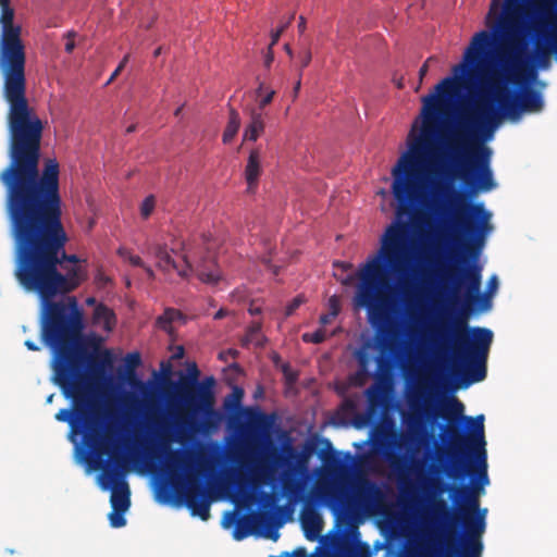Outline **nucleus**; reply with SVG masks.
<instances>
[{"label": "nucleus", "instance_id": "1", "mask_svg": "<svg viewBox=\"0 0 557 557\" xmlns=\"http://www.w3.org/2000/svg\"><path fill=\"white\" fill-rule=\"evenodd\" d=\"M8 189V213L14 240V275L41 299V338L47 346L85 347L83 313L75 297L53 301L75 290L86 278L81 268L59 271L60 250L69 238L62 224L59 176H0Z\"/></svg>", "mask_w": 557, "mask_h": 557}, {"label": "nucleus", "instance_id": "2", "mask_svg": "<svg viewBox=\"0 0 557 557\" xmlns=\"http://www.w3.org/2000/svg\"><path fill=\"white\" fill-rule=\"evenodd\" d=\"M393 195L397 200L396 220L389 224L381 237L377 253L368 259L359 269V284L354 298L355 305L366 308L369 321L376 326V345L380 355L375 359L380 373L388 372L394 359L399 355L401 338L398 324L392 319L394 302L392 286L386 270L401 276L400 293L410 309L420 299V288L416 284L418 271L408 268L410 251L409 223L404 218L416 219L428 205L429 196L420 182H483L494 176H394Z\"/></svg>", "mask_w": 557, "mask_h": 557}, {"label": "nucleus", "instance_id": "3", "mask_svg": "<svg viewBox=\"0 0 557 557\" xmlns=\"http://www.w3.org/2000/svg\"><path fill=\"white\" fill-rule=\"evenodd\" d=\"M453 211L451 262L442 271L441 283L453 305H460L450 335H442L443 347L449 348L462 371H454L457 386L467 388L483 381L487 374V358L493 332L485 327H470L469 313L487 310L491 301L481 294L482 268L476 260L486 235L493 230L492 213L482 202L470 203L461 195L450 202Z\"/></svg>", "mask_w": 557, "mask_h": 557}, {"label": "nucleus", "instance_id": "4", "mask_svg": "<svg viewBox=\"0 0 557 557\" xmlns=\"http://www.w3.org/2000/svg\"><path fill=\"white\" fill-rule=\"evenodd\" d=\"M408 403L412 410L408 419L411 430L422 424L424 418L442 417L449 425L443 428L448 437L445 450L438 451V460L447 459L444 470L453 479L475 478L472 485L441 484L433 481L432 487L443 493L449 492L457 512L451 517L454 524L462 525L465 536L459 549V533L450 530L446 535L445 557H481L483 544L481 537L486 528L487 509L480 508L479 490L488 484L487 455L484 437V416L475 419L463 416V405L457 398H451L441 412H431V397L422 386H418L409 396Z\"/></svg>", "mask_w": 557, "mask_h": 557}, {"label": "nucleus", "instance_id": "5", "mask_svg": "<svg viewBox=\"0 0 557 557\" xmlns=\"http://www.w3.org/2000/svg\"><path fill=\"white\" fill-rule=\"evenodd\" d=\"M488 30L474 34L463 61L454 66L457 92L470 89L480 79L487 87H499L524 65L528 36L542 34L547 25L545 2L531 0H492L486 15Z\"/></svg>", "mask_w": 557, "mask_h": 557}, {"label": "nucleus", "instance_id": "6", "mask_svg": "<svg viewBox=\"0 0 557 557\" xmlns=\"http://www.w3.org/2000/svg\"><path fill=\"white\" fill-rule=\"evenodd\" d=\"M457 95V81L442 79L433 94L422 98V109L411 125L401 152L389 174H492V150L449 131L437 139L448 101Z\"/></svg>", "mask_w": 557, "mask_h": 557}, {"label": "nucleus", "instance_id": "7", "mask_svg": "<svg viewBox=\"0 0 557 557\" xmlns=\"http://www.w3.org/2000/svg\"><path fill=\"white\" fill-rule=\"evenodd\" d=\"M53 351V382L65 398L72 399L73 410L63 408L55 413L60 422H67L72 436L83 435V444L90 453L101 456L107 453L108 436L104 434L102 410L92 397L90 377L102 374L112 364L110 350L104 349L87 355L85 347L48 346Z\"/></svg>", "mask_w": 557, "mask_h": 557}, {"label": "nucleus", "instance_id": "8", "mask_svg": "<svg viewBox=\"0 0 557 557\" xmlns=\"http://www.w3.org/2000/svg\"><path fill=\"white\" fill-rule=\"evenodd\" d=\"M0 26L1 94L9 106L15 147L22 149L37 143L41 124L26 96V48L22 39V27L14 24L12 7L1 9Z\"/></svg>", "mask_w": 557, "mask_h": 557}, {"label": "nucleus", "instance_id": "9", "mask_svg": "<svg viewBox=\"0 0 557 557\" xmlns=\"http://www.w3.org/2000/svg\"><path fill=\"white\" fill-rule=\"evenodd\" d=\"M173 441L165 431L157 434L156 441L146 448V458L150 461H161L164 456V470L171 485L175 488L182 486V495L186 507L193 516L207 520L210 516V500L202 481L206 475L208 458L198 453L182 449H170Z\"/></svg>", "mask_w": 557, "mask_h": 557}, {"label": "nucleus", "instance_id": "10", "mask_svg": "<svg viewBox=\"0 0 557 557\" xmlns=\"http://www.w3.org/2000/svg\"><path fill=\"white\" fill-rule=\"evenodd\" d=\"M201 242L206 245L205 255L193 244L184 243L181 244L180 251L161 243L150 244L147 251L154 258L156 267L163 273L176 272L182 278L195 274L200 282L214 286L222 280V272L211 251L209 237L203 235Z\"/></svg>", "mask_w": 557, "mask_h": 557}, {"label": "nucleus", "instance_id": "11", "mask_svg": "<svg viewBox=\"0 0 557 557\" xmlns=\"http://www.w3.org/2000/svg\"><path fill=\"white\" fill-rule=\"evenodd\" d=\"M490 92L486 83L481 82L478 96L460 107L449 131L483 145L491 140L504 120V114L499 106L491 99Z\"/></svg>", "mask_w": 557, "mask_h": 557}, {"label": "nucleus", "instance_id": "12", "mask_svg": "<svg viewBox=\"0 0 557 557\" xmlns=\"http://www.w3.org/2000/svg\"><path fill=\"white\" fill-rule=\"evenodd\" d=\"M299 460V454L292 446L285 447L283 454L275 453L273 455V465L268 463L267 459H262L250 469L248 474L237 473L234 480L237 494L243 499H248L251 492L272 482L274 480V466L285 469L283 472V485L285 490H288L289 479L295 474L296 463Z\"/></svg>", "mask_w": 557, "mask_h": 557}, {"label": "nucleus", "instance_id": "13", "mask_svg": "<svg viewBox=\"0 0 557 557\" xmlns=\"http://www.w3.org/2000/svg\"><path fill=\"white\" fill-rule=\"evenodd\" d=\"M199 374L197 364L191 363L188 368V375L181 376L177 384L169 379L164 382L168 386L175 389L180 400L194 413L211 417L215 413V379L213 376H206L202 381H199Z\"/></svg>", "mask_w": 557, "mask_h": 557}, {"label": "nucleus", "instance_id": "14", "mask_svg": "<svg viewBox=\"0 0 557 557\" xmlns=\"http://www.w3.org/2000/svg\"><path fill=\"white\" fill-rule=\"evenodd\" d=\"M523 64L521 70L512 76V78L500 81L502 83H499L500 85L497 89L495 87H488L491 99L499 106L504 119L508 117L511 121H518L522 113H539L544 108L542 92L531 87L524 88L515 101L509 100L507 85L510 83L518 84L521 78L524 77L530 64L529 53L524 57Z\"/></svg>", "mask_w": 557, "mask_h": 557}, {"label": "nucleus", "instance_id": "15", "mask_svg": "<svg viewBox=\"0 0 557 557\" xmlns=\"http://www.w3.org/2000/svg\"><path fill=\"white\" fill-rule=\"evenodd\" d=\"M8 129L10 134V164L2 170L1 174H60L59 163L55 159H47L41 172H39L40 143L42 138L44 124H41L40 134L37 143L27 148H16L10 127L9 112L7 113Z\"/></svg>", "mask_w": 557, "mask_h": 557}, {"label": "nucleus", "instance_id": "16", "mask_svg": "<svg viewBox=\"0 0 557 557\" xmlns=\"http://www.w3.org/2000/svg\"><path fill=\"white\" fill-rule=\"evenodd\" d=\"M125 460L115 458L113 466L107 462H98L101 468L100 484L103 490H111L110 503L115 511H127L131 506V492L127 482L123 479Z\"/></svg>", "mask_w": 557, "mask_h": 557}, {"label": "nucleus", "instance_id": "17", "mask_svg": "<svg viewBox=\"0 0 557 557\" xmlns=\"http://www.w3.org/2000/svg\"><path fill=\"white\" fill-rule=\"evenodd\" d=\"M268 512H258L250 516H237L235 511H230L226 513L228 523L235 524L233 537L237 541L246 539L248 535H250L255 525L264 524L268 521Z\"/></svg>", "mask_w": 557, "mask_h": 557}, {"label": "nucleus", "instance_id": "18", "mask_svg": "<svg viewBox=\"0 0 557 557\" xmlns=\"http://www.w3.org/2000/svg\"><path fill=\"white\" fill-rule=\"evenodd\" d=\"M392 440L389 443H387L384 446V454L386 457V460L389 462L391 467L396 470L400 471L405 467L406 459L404 456L398 454L396 450L401 449L404 446V443L397 438V436L394 434L392 435Z\"/></svg>", "mask_w": 557, "mask_h": 557}, {"label": "nucleus", "instance_id": "19", "mask_svg": "<svg viewBox=\"0 0 557 557\" xmlns=\"http://www.w3.org/2000/svg\"><path fill=\"white\" fill-rule=\"evenodd\" d=\"M92 320L95 324L102 326L108 332L112 331L116 323L113 310L103 304H98L95 307Z\"/></svg>", "mask_w": 557, "mask_h": 557}, {"label": "nucleus", "instance_id": "20", "mask_svg": "<svg viewBox=\"0 0 557 557\" xmlns=\"http://www.w3.org/2000/svg\"><path fill=\"white\" fill-rule=\"evenodd\" d=\"M264 131L263 113L256 109L250 112V122L244 132V140L256 141Z\"/></svg>", "mask_w": 557, "mask_h": 557}, {"label": "nucleus", "instance_id": "21", "mask_svg": "<svg viewBox=\"0 0 557 557\" xmlns=\"http://www.w3.org/2000/svg\"><path fill=\"white\" fill-rule=\"evenodd\" d=\"M301 522L307 532L308 539H315L318 532L320 531V519L315 511L307 510L301 515Z\"/></svg>", "mask_w": 557, "mask_h": 557}, {"label": "nucleus", "instance_id": "22", "mask_svg": "<svg viewBox=\"0 0 557 557\" xmlns=\"http://www.w3.org/2000/svg\"><path fill=\"white\" fill-rule=\"evenodd\" d=\"M239 127H240L239 113L234 108H231L230 113H228V121H227L226 127L223 132V137H222L223 143L230 144L234 139L236 134L238 133Z\"/></svg>", "mask_w": 557, "mask_h": 557}, {"label": "nucleus", "instance_id": "23", "mask_svg": "<svg viewBox=\"0 0 557 557\" xmlns=\"http://www.w3.org/2000/svg\"><path fill=\"white\" fill-rule=\"evenodd\" d=\"M104 434L108 436V441H107V444H106V447H107V453L101 455L100 457L99 456H96L95 454L90 453V450L88 449V453L91 457L92 460H90V463H94V468L95 469H98L97 466H98V462H107L111 466H113V462H114V459L115 458H121L120 456H115L114 454H111L110 453V444H111V425L109 423H106L104 422Z\"/></svg>", "mask_w": 557, "mask_h": 557}, {"label": "nucleus", "instance_id": "24", "mask_svg": "<svg viewBox=\"0 0 557 557\" xmlns=\"http://www.w3.org/2000/svg\"><path fill=\"white\" fill-rule=\"evenodd\" d=\"M182 317V313L173 308H168L164 310V312L159 315L156 320V324L159 329L170 332L172 327V323L180 319Z\"/></svg>", "mask_w": 557, "mask_h": 557}, {"label": "nucleus", "instance_id": "25", "mask_svg": "<svg viewBox=\"0 0 557 557\" xmlns=\"http://www.w3.org/2000/svg\"><path fill=\"white\" fill-rule=\"evenodd\" d=\"M385 389L379 384H373L366 391V396L371 408L382 406L384 400Z\"/></svg>", "mask_w": 557, "mask_h": 557}, {"label": "nucleus", "instance_id": "26", "mask_svg": "<svg viewBox=\"0 0 557 557\" xmlns=\"http://www.w3.org/2000/svg\"><path fill=\"white\" fill-rule=\"evenodd\" d=\"M260 333H261V323H259V322L251 323L247 329V333L245 335V338L243 339V345L246 346L248 344H255L257 346H262L263 341H262Z\"/></svg>", "mask_w": 557, "mask_h": 557}, {"label": "nucleus", "instance_id": "27", "mask_svg": "<svg viewBox=\"0 0 557 557\" xmlns=\"http://www.w3.org/2000/svg\"><path fill=\"white\" fill-rule=\"evenodd\" d=\"M243 397L244 391L240 387H234L233 393L224 401L225 408L237 409L240 406Z\"/></svg>", "mask_w": 557, "mask_h": 557}, {"label": "nucleus", "instance_id": "28", "mask_svg": "<svg viewBox=\"0 0 557 557\" xmlns=\"http://www.w3.org/2000/svg\"><path fill=\"white\" fill-rule=\"evenodd\" d=\"M260 153L259 150H252L249 154L248 163L245 174H259L260 168Z\"/></svg>", "mask_w": 557, "mask_h": 557}, {"label": "nucleus", "instance_id": "29", "mask_svg": "<svg viewBox=\"0 0 557 557\" xmlns=\"http://www.w3.org/2000/svg\"><path fill=\"white\" fill-rule=\"evenodd\" d=\"M371 376L370 371L359 369L349 377L350 384L356 387H362Z\"/></svg>", "mask_w": 557, "mask_h": 557}, {"label": "nucleus", "instance_id": "30", "mask_svg": "<svg viewBox=\"0 0 557 557\" xmlns=\"http://www.w3.org/2000/svg\"><path fill=\"white\" fill-rule=\"evenodd\" d=\"M305 343L321 344L325 341L326 334L323 329H319L312 333H305L301 336Z\"/></svg>", "mask_w": 557, "mask_h": 557}, {"label": "nucleus", "instance_id": "31", "mask_svg": "<svg viewBox=\"0 0 557 557\" xmlns=\"http://www.w3.org/2000/svg\"><path fill=\"white\" fill-rule=\"evenodd\" d=\"M156 206L154 196L150 195L144 199L140 206V215L143 219H148L152 213Z\"/></svg>", "mask_w": 557, "mask_h": 557}, {"label": "nucleus", "instance_id": "32", "mask_svg": "<svg viewBox=\"0 0 557 557\" xmlns=\"http://www.w3.org/2000/svg\"><path fill=\"white\" fill-rule=\"evenodd\" d=\"M119 255L124 260H127L134 267H140V268L145 267V262L143 261V259L139 256L132 255L126 249H123V248L119 249Z\"/></svg>", "mask_w": 557, "mask_h": 557}, {"label": "nucleus", "instance_id": "33", "mask_svg": "<svg viewBox=\"0 0 557 557\" xmlns=\"http://www.w3.org/2000/svg\"><path fill=\"white\" fill-rule=\"evenodd\" d=\"M184 428H187L189 431L197 432L199 431L200 424L195 422L191 418L184 420L182 426L180 428L178 437V441L182 443L186 440Z\"/></svg>", "mask_w": 557, "mask_h": 557}, {"label": "nucleus", "instance_id": "34", "mask_svg": "<svg viewBox=\"0 0 557 557\" xmlns=\"http://www.w3.org/2000/svg\"><path fill=\"white\" fill-rule=\"evenodd\" d=\"M125 511H115L112 509V511L109 515L110 524L113 528H121L126 524V519L124 518Z\"/></svg>", "mask_w": 557, "mask_h": 557}, {"label": "nucleus", "instance_id": "35", "mask_svg": "<svg viewBox=\"0 0 557 557\" xmlns=\"http://www.w3.org/2000/svg\"><path fill=\"white\" fill-rule=\"evenodd\" d=\"M125 363L131 371L138 368L141 363L140 354L137 351L127 354L125 357Z\"/></svg>", "mask_w": 557, "mask_h": 557}, {"label": "nucleus", "instance_id": "36", "mask_svg": "<svg viewBox=\"0 0 557 557\" xmlns=\"http://www.w3.org/2000/svg\"><path fill=\"white\" fill-rule=\"evenodd\" d=\"M356 359L358 361V368L359 369L369 371V366H370L371 358H370V356H369V354L367 351L358 350L356 352Z\"/></svg>", "mask_w": 557, "mask_h": 557}, {"label": "nucleus", "instance_id": "37", "mask_svg": "<svg viewBox=\"0 0 557 557\" xmlns=\"http://www.w3.org/2000/svg\"><path fill=\"white\" fill-rule=\"evenodd\" d=\"M294 18V15H292L285 23H283L276 30L272 32L271 33V47H274L281 35L284 33V30L288 27V25L290 24L292 20Z\"/></svg>", "mask_w": 557, "mask_h": 557}, {"label": "nucleus", "instance_id": "38", "mask_svg": "<svg viewBox=\"0 0 557 557\" xmlns=\"http://www.w3.org/2000/svg\"><path fill=\"white\" fill-rule=\"evenodd\" d=\"M305 299L302 296H296L285 308V315L290 317L301 304H304Z\"/></svg>", "mask_w": 557, "mask_h": 557}, {"label": "nucleus", "instance_id": "39", "mask_svg": "<svg viewBox=\"0 0 557 557\" xmlns=\"http://www.w3.org/2000/svg\"><path fill=\"white\" fill-rule=\"evenodd\" d=\"M433 513L435 516L443 515L445 518L450 516L447 505L443 499H438L433 504Z\"/></svg>", "mask_w": 557, "mask_h": 557}, {"label": "nucleus", "instance_id": "40", "mask_svg": "<svg viewBox=\"0 0 557 557\" xmlns=\"http://www.w3.org/2000/svg\"><path fill=\"white\" fill-rule=\"evenodd\" d=\"M373 490L374 485L367 479H361L356 486V492L358 495H364L366 493Z\"/></svg>", "mask_w": 557, "mask_h": 557}, {"label": "nucleus", "instance_id": "41", "mask_svg": "<svg viewBox=\"0 0 557 557\" xmlns=\"http://www.w3.org/2000/svg\"><path fill=\"white\" fill-rule=\"evenodd\" d=\"M298 59H299V63H300V69L302 70V69L307 67L310 64L311 59H312L311 51L309 49L302 50L298 54Z\"/></svg>", "mask_w": 557, "mask_h": 557}, {"label": "nucleus", "instance_id": "42", "mask_svg": "<svg viewBox=\"0 0 557 557\" xmlns=\"http://www.w3.org/2000/svg\"><path fill=\"white\" fill-rule=\"evenodd\" d=\"M76 36V33L71 30V32H67L65 34V38H66V42H65V47H64V50L67 52V53H72L73 50L75 49V38Z\"/></svg>", "mask_w": 557, "mask_h": 557}, {"label": "nucleus", "instance_id": "43", "mask_svg": "<svg viewBox=\"0 0 557 557\" xmlns=\"http://www.w3.org/2000/svg\"><path fill=\"white\" fill-rule=\"evenodd\" d=\"M329 308H330L331 315H335V317L338 315L339 310H341V305H339V300H338L337 296L334 295V296L330 297Z\"/></svg>", "mask_w": 557, "mask_h": 557}, {"label": "nucleus", "instance_id": "44", "mask_svg": "<svg viewBox=\"0 0 557 557\" xmlns=\"http://www.w3.org/2000/svg\"><path fill=\"white\" fill-rule=\"evenodd\" d=\"M274 95L275 91L270 90L263 97H261V99L259 100V108L257 111L262 112V110L272 102Z\"/></svg>", "mask_w": 557, "mask_h": 557}, {"label": "nucleus", "instance_id": "45", "mask_svg": "<svg viewBox=\"0 0 557 557\" xmlns=\"http://www.w3.org/2000/svg\"><path fill=\"white\" fill-rule=\"evenodd\" d=\"M436 61H437V59L435 57H429L425 60V62L423 63V65L419 70V81H420V84L422 83L423 77L426 75L429 66L432 63L436 62Z\"/></svg>", "mask_w": 557, "mask_h": 557}, {"label": "nucleus", "instance_id": "46", "mask_svg": "<svg viewBox=\"0 0 557 557\" xmlns=\"http://www.w3.org/2000/svg\"><path fill=\"white\" fill-rule=\"evenodd\" d=\"M259 176H246L247 193L253 194L259 184Z\"/></svg>", "mask_w": 557, "mask_h": 557}, {"label": "nucleus", "instance_id": "47", "mask_svg": "<svg viewBox=\"0 0 557 557\" xmlns=\"http://www.w3.org/2000/svg\"><path fill=\"white\" fill-rule=\"evenodd\" d=\"M60 264L63 262V261H67V262H71V263H78L81 261V259L76 256V255H67L64 250V248L62 250H60Z\"/></svg>", "mask_w": 557, "mask_h": 557}, {"label": "nucleus", "instance_id": "48", "mask_svg": "<svg viewBox=\"0 0 557 557\" xmlns=\"http://www.w3.org/2000/svg\"><path fill=\"white\" fill-rule=\"evenodd\" d=\"M128 61V55H125L122 61L120 62V64L117 65V67L114 70V72L111 74L110 78L108 79L107 82V85L108 84H111L115 78L116 76L120 74V72L124 69V66L126 65Z\"/></svg>", "mask_w": 557, "mask_h": 557}, {"label": "nucleus", "instance_id": "49", "mask_svg": "<svg viewBox=\"0 0 557 557\" xmlns=\"http://www.w3.org/2000/svg\"><path fill=\"white\" fill-rule=\"evenodd\" d=\"M262 262L265 267L274 274L277 275L280 272V267L272 264L271 258L269 256L262 257Z\"/></svg>", "mask_w": 557, "mask_h": 557}, {"label": "nucleus", "instance_id": "50", "mask_svg": "<svg viewBox=\"0 0 557 557\" xmlns=\"http://www.w3.org/2000/svg\"><path fill=\"white\" fill-rule=\"evenodd\" d=\"M273 61H274L273 47H271V45H269L267 52L264 54V66L269 69L271 66V64L273 63Z\"/></svg>", "mask_w": 557, "mask_h": 557}, {"label": "nucleus", "instance_id": "51", "mask_svg": "<svg viewBox=\"0 0 557 557\" xmlns=\"http://www.w3.org/2000/svg\"><path fill=\"white\" fill-rule=\"evenodd\" d=\"M95 281L98 285H104L109 282V277L101 271H98Z\"/></svg>", "mask_w": 557, "mask_h": 557}, {"label": "nucleus", "instance_id": "52", "mask_svg": "<svg viewBox=\"0 0 557 557\" xmlns=\"http://www.w3.org/2000/svg\"><path fill=\"white\" fill-rule=\"evenodd\" d=\"M334 318H336V317H335V315H331V312H329V313H324V314H322V315L320 317V320H319V321H320V323H321L322 325H326V324L331 323V321H332Z\"/></svg>", "mask_w": 557, "mask_h": 557}, {"label": "nucleus", "instance_id": "53", "mask_svg": "<svg viewBox=\"0 0 557 557\" xmlns=\"http://www.w3.org/2000/svg\"><path fill=\"white\" fill-rule=\"evenodd\" d=\"M24 345L27 347L28 350H32V351L40 350V347L33 341L27 339V341H25Z\"/></svg>", "mask_w": 557, "mask_h": 557}, {"label": "nucleus", "instance_id": "54", "mask_svg": "<svg viewBox=\"0 0 557 557\" xmlns=\"http://www.w3.org/2000/svg\"><path fill=\"white\" fill-rule=\"evenodd\" d=\"M228 314V311L224 308H221L220 310H218L214 314V319L215 320H221L223 318H225L226 315Z\"/></svg>", "mask_w": 557, "mask_h": 557}, {"label": "nucleus", "instance_id": "55", "mask_svg": "<svg viewBox=\"0 0 557 557\" xmlns=\"http://www.w3.org/2000/svg\"><path fill=\"white\" fill-rule=\"evenodd\" d=\"M497 285H498L497 277L496 276L491 277L488 281V284H487L488 289L491 292H493L494 289L497 288Z\"/></svg>", "mask_w": 557, "mask_h": 557}, {"label": "nucleus", "instance_id": "56", "mask_svg": "<svg viewBox=\"0 0 557 557\" xmlns=\"http://www.w3.org/2000/svg\"><path fill=\"white\" fill-rule=\"evenodd\" d=\"M306 29V20L304 16H300L299 23H298V30L300 34H302Z\"/></svg>", "mask_w": 557, "mask_h": 557}, {"label": "nucleus", "instance_id": "57", "mask_svg": "<svg viewBox=\"0 0 557 557\" xmlns=\"http://www.w3.org/2000/svg\"><path fill=\"white\" fill-rule=\"evenodd\" d=\"M144 271L146 272V274L148 275L149 278H153L154 277V272L153 270L151 269V267L147 265L145 263V267H143Z\"/></svg>", "mask_w": 557, "mask_h": 557}, {"label": "nucleus", "instance_id": "58", "mask_svg": "<svg viewBox=\"0 0 557 557\" xmlns=\"http://www.w3.org/2000/svg\"><path fill=\"white\" fill-rule=\"evenodd\" d=\"M249 313L252 315H257L261 313V309L259 307L250 306Z\"/></svg>", "mask_w": 557, "mask_h": 557}, {"label": "nucleus", "instance_id": "59", "mask_svg": "<svg viewBox=\"0 0 557 557\" xmlns=\"http://www.w3.org/2000/svg\"><path fill=\"white\" fill-rule=\"evenodd\" d=\"M300 86H301V81L300 78L296 82V85L294 87V98L297 97L298 92H299V89H300Z\"/></svg>", "mask_w": 557, "mask_h": 557}, {"label": "nucleus", "instance_id": "60", "mask_svg": "<svg viewBox=\"0 0 557 557\" xmlns=\"http://www.w3.org/2000/svg\"><path fill=\"white\" fill-rule=\"evenodd\" d=\"M11 0H0V9L11 7Z\"/></svg>", "mask_w": 557, "mask_h": 557}, {"label": "nucleus", "instance_id": "61", "mask_svg": "<svg viewBox=\"0 0 557 557\" xmlns=\"http://www.w3.org/2000/svg\"><path fill=\"white\" fill-rule=\"evenodd\" d=\"M136 124H132L129 125L127 128H126V133L127 134H131V133H134L136 131Z\"/></svg>", "mask_w": 557, "mask_h": 557}, {"label": "nucleus", "instance_id": "62", "mask_svg": "<svg viewBox=\"0 0 557 557\" xmlns=\"http://www.w3.org/2000/svg\"><path fill=\"white\" fill-rule=\"evenodd\" d=\"M284 49L289 57H293V50L288 44L284 46Z\"/></svg>", "mask_w": 557, "mask_h": 557}, {"label": "nucleus", "instance_id": "63", "mask_svg": "<svg viewBox=\"0 0 557 557\" xmlns=\"http://www.w3.org/2000/svg\"><path fill=\"white\" fill-rule=\"evenodd\" d=\"M264 89V84L260 83L259 87L257 88V95L260 97L262 91Z\"/></svg>", "mask_w": 557, "mask_h": 557}, {"label": "nucleus", "instance_id": "64", "mask_svg": "<svg viewBox=\"0 0 557 557\" xmlns=\"http://www.w3.org/2000/svg\"><path fill=\"white\" fill-rule=\"evenodd\" d=\"M161 50H162V48H161V47L157 48V49L154 50V52H153V57H154V58L159 57V55L161 54Z\"/></svg>", "mask_w": 557, "mask_h": 557}]
</instances>
